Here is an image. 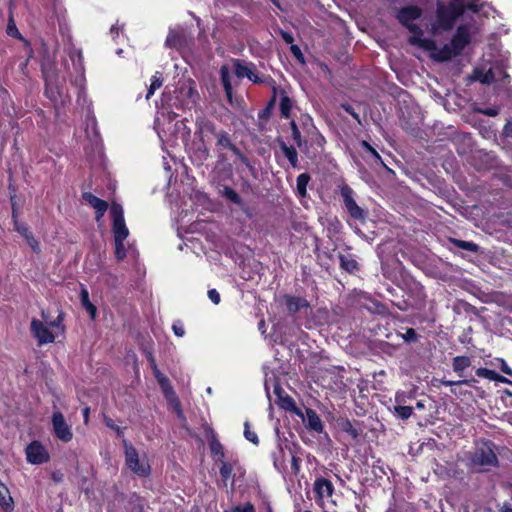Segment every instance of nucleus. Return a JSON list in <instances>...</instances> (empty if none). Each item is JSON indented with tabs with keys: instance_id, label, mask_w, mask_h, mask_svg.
<instances>
[{
	"instance_id": "obj_55",
	"label": "nucleus",
	"mask_w": 512,
	"mask_h": 512,
	"mask_svg": "<svg viewBox=\"0 0 512 512\" xmlns=\"http://www.w3.org/2000/svg\"><path fill=\"white\" fill-rule=\"evenodd\" d=\"M345 431L349 432L353 438L358 437V432L356 431V429L352 427V425L349 422H347L346 424Z\"/></svg>"
},
{
	"instance_id": "obj_22",
	"label": "nucleus",
	"mask_w": 512,
	"mask_h": 512,
	"mask_svg": "<svg viewBox=\"0 0 512 512\" xmlns=\"http://www.w3.org/2000/svg\"><path fill=\"white\" fill-rule=\"evenodd\" d=\"M80 299L83 307L90 314L91 318L94 319L96 316V307L90 302L89 294L86 289H82L80 293Z\"/></svg>"
},
{
	"instance_id": "obj_28",
	"label": "nucleus",
	"mask_w": 512,
	"mask_h": 512,
	"mask_svg": "<svg viewBox=\"0 0 512 512\" xmlns=\"http://www.w3.org/2000/svg\"><path fill=\"white\" fill-rule=\"evenodd\" d=\"M340 265L349 272H353L358 269V263L354 259L343 255H340Z\"/></svg>"
},
{
	"instance_id": "obj_15",
	"label": "nucleus",
	"mask_w": 512,
	"mask_h": 512,
	"mask_svg": "<svg viewBox=\"0 0 512 512\" xmlns=\"http://www.w3.org/2000/svg\"><path fill=\"white\" fill-rule=\"evenodd\" d=\"M284 301L290 313H296L309 306L308 302L300 297L285 296Z\"/></svg>"
},
{
	"instance_id": "obj_36",
	"label": "nucleus",
	"mask_w": 512,
	"mask_h": 512,
	"mask_svg": "<svg viewBox=\"0 0 512 512\" xmlns=\"http://www.w3.org/2000/svg\"><path fill=\"white\" fill-rule=\"evenodd\" d=\"M395 412L400 418L408 419L412 415L413 409L410 406H396Z\"/></svg>"
},
{
	"instance_id": "obj_60",
	"label": "nucleus",
	"mask_w": 512,
	"mask_h": 512,
	"mask_svg": "<svg viewBox=\"0 0 512 512\" xmlns=\"http://www.w3.org/2000/svg\"><path fill=\"white\" fill-rule=\"evenodd\" d=\"M416 407H417L418 409H423V408H424V404H423L422 402H418V403L416 404Z\"/></svg>"
},
{
	"instance_id": "obj_46",
	"label": "nucleus",
	"mask_w": 512,
	"mask_h": 512,
	"mask_svg": "<svg viewBox=\"0 0 512 512\" xmlns=\"http://www.w3.org/2000/svg\"><path fill=\"white\" fill-rule=\"evenodd\" d=\"M105 424H106L109 428H111V429L115 430V431H116V433H117L119 436H120V435H122V432H123V431H122V428H121V427H119V426H117V425H115L112 419H110V418H106V419H105Z\"/></svg>"
},
{
	"instance_id": "obj_58",
	"label": "nucleus",
	"mask_w": 512,
	"mask_h": 512,
	"mask_svg": "<svg viewBox=\"0 0 512 512\" xmlns=\"http://www.w3.org/2000/svg\"><path fill=\"white\" fill-rule=\"evenodd\" d=\"M484 114H486L488 116H496L497 115V110H495V109H488V110L484 111Z\"/></svg>"
},
{
	"instance_id": "obj_56",
	"label": "nucleus",
	"mask_w": 512,
	"mask_h": 512,
	"mask_svg": "<svg viewBox=\"0 0 512 512\" xmlns=\"http://www.w3.org/2000/svg\"><path fill=\"white\" fill-rule=\"evenodd\" d=\"M108 207H104L101 210H96V221L99 222L101 218L104 216L105 212L107 211Z\"/></svg>"
},
{
	"instance_id": "obj_59",
	"label": "nucleus",
	"mask_w": 512,
	"mask_h": 512,
	"mask_svg": "<svg viewBox=\"0 0 512 512\" xmlns=\"http://www.w3.org/2000/svg\"><path fill=\"white\" fill-rule=\"evenodd\" d=\"M83 415H84L85 422H87L88 417H89V408L88 407L84 409Z\"/></svg>"
},
{
	"instance_id": "obj_40",
	"label": "nucleus",
	"mask_w": 512,
	"mask_h": 512,
	"mask_svg": "<svg viewBox=\"0 0 512 512\" xmlns=\"http://www.w3.org/2000/svg\"><path fill=\"white\" fill-rule=\"evenodd\" d=\"M225 512H254V507L251 503H246L242 506H233Z\"/></svg>"
},
{
	"instance_id": "obj_38",
	"label": "nucleus",
	"mask_w": 512,
	"mask_h": 512,
	"mask_svg": "<svg viewBox=\"0 0 512 512\" xmlns=\"http://www.w3.org/2000/svg\"><path fill=\"white\" fill-rule=\"evenodd\" d=\"M245 430H244V436L247 440L252 442L253 444H258V436L254 431L250 430L249 423L245 422L244 424Z\"/></svg>"
},
{
	"instance_id": "obj_11",
	"label": "nucleus",
	"mask_w": 512,
	"mask_h": 512,
	"mask_svg": "<svg viewBox=\"0 0 512 512\" xmlns=\"http://www.w3.org/2000/svg\"><path fill=\"white\" fill-rule=\"evenodd\" d=\"M342 195L344 197L345 207L348 210L350 216L358 220H364L365 212L361 207L357 205L355 200L352 198L351 190L349 188L343 189Z\"/></svg>"
},
{
	"instance_id": "obj_26",
	"label": "nucleus",
	"mask_w": 512,
	"mask_h": 512,
	"mask_svg": "<svg viewBox=\"0 0 512 512\" xmlns=\"http://www.w3.org/2000/svg\"><path fill=\"white\" fill-rule=\"evenodd\" d=\"M162 83H163V80L161 78V74L157 72L152 77V81H151L150 87L148 89L146 99H149L154 94V92L162 86Z\"/></svg>"
},
{
	"instance_id": "obj_61",
	"label": "nucleus",
	"mask_w": 512,
	"mask_h": 512,
	"mask_svg": "<svg viewBox=\"0 0 512 512\" xmlns=\"http://www.w3.org/2000/svg\"><path fill=\"white\" fill-rule=\"evenodd\" d=\"M205 128L211 132H214V129L211 125H206Z\"/></svg>"
},
{
	"instance_id": "obj_3",
	"label": "nucleus",
	"mask_w": 512,
	"mask_h": 512,
	"mask_svg": "<svg viewBox=\"0 0 512 512\" xmlns=\"http://www.w3.org/2000/svg\"><path fill=\"white\" fill-rule=\"evenodd\" d=\"M409 42L412 45L432 51L433 57L438 61H447L458 55L451 44H447L442 48H437L432 40L418 36H411L409 38Z\"/></svg>"
},
{
	"instance_id": "obj_19",
	"label": "nucleus",
	"mask_w": 512,
	"mask_h": 512,
	"mask_svg": "<svg viewBox=\"0 0 512 512\" xmlns=\"http://www.w3.org/2000/svg\"><path fill=\"white\" fill-rule=\"evenodd\" d=\"M306 416L307 426L316 432H321L323 425L317 413L312 409H308L306 411Z\"/></svg>"
},
{
	"instance_id": "obj_20",
	"label": "nucleus",
	"mask_w": 512,
	"mask_h": 512,
	"mask_svg": "<svg viewBox=\"0 0 512 512\" xmlns=\"http://www.w3.org/2000/svg\"><path fill=\"white\" fill-rule=\"evenodd\" d=\"M82 197L89 205L95 209V211L101 210L104 207H108V203L106 201L96 197L89 192L83 193Z\"/></svg>"
},
{
	"instance_id": "obj_47",
	"label": "nucleus",
	"mask_w": 512,
	"mask_h": 512,
	"mask_svg": "<svg viewBox=\"0 0 512 512\" xmlns=\"http://www.w3.org/2000/svg\"><path fill=\"white\" fill-rule=\"evenodd\" d=\"M208 297L214 304H219L220 295L215 289H211L208 291Z\"/></svg>"
},
{
	"instance_id": "obj_48",
	"label": "nucleus",
	"mask_w": 512,
	"mask_h": 512,
	"mask_svg": "<svg viewBox=\"0 0 512 512\" xmlns=\"http://www.w3.org/2000/svg\"><path fill=\"white\" fill-rule=\"evenodd\" d=\"M437 382L442 383L446 386H454V385H461V384H468V380H459V381H449V380H436Z\"/></svg>"
},
{
	"instance_id": "obj_53",
	"label": "nucleus",
	"mask_w": 512,
	"mask_h": 512,
	"mask_svg": "<svg viewBox=\"0 0 512 512\" xmlns=\"http://www.w3.org/2000/svg\"><path fill=\"white\" fill-rule=\"evenodd\" d=\"M501 362V366H500V369L503 373H505L506 375H509V376H512V370L510 369V367L507 365V363L505 362V360L501 359L500 360Z\"/></svg>"
},
{
	"instance_id": "obj_7",
	"label": "nucleus",
	"mask_w": 512,
	"mask_h": 512,
	"mask_svg": "<svg viewBox=\"0 0 512 512\" xmlns=\"http://www.w3.org/2000/svg\"><path fill=\"white\" fill-rule=\"evenodd\" d=\"M472 461L475 465L487 467L496 465L497 458L492 448L483 444L475 450Z\"/></svg>"
},
{
	"instance_id": "obj_44",
	"label": "nucleus",
	"mask_w": 512,
	"mask_h": 512,
	"mask_svg": "<svg viewBox=\"0 0 512 512\" xmlns=\"http://www.w3.org/2000/svg\"><path fill=\"white\" fill-rule=\"evenodd\" d=\"M347 113H349L358 123H361L360 116L354 109L348 104H342L341 106Z\"/></svg>"
},
{
	"instance_id": "obj_14",
	"label": "nucleus",
	"mask_w": 512,
	"mask_h": 512,
	"mask_svg": "<svg viewBox=\"0 0 512 512\" xmlns=\"http://www.w3.org/2000/svg\"><path fill=\"white\" fill-rule=\"evenodd\" d=\"M0 507L7 512H11L14 507V501L10 495V491L1 480H0Z\"/></svg>"
},
{
	"instance_id": "obj_5",
	"label": "nucleus",
	"mask_w": 512,
	"mask_h": 512,
	"mask_svg": "<svg viewBox=\"0 0 512 512\" xmlns=\"http://www.w3.org/2000/svg\"><path fill=\"white\" fill-rule=\"evenodd\" d=\"M421 15L422 11L419 7L407 6L398 12L397 18L401 24L409 29V31L413 34L412 36L422 37V30L417 24L413 22L414 20L420 18Z\"/></svg>"
},
{
	"instance_id": "obj_6",
	"label": "nucleus",
	"mask_w": 512,
	"mask_h": 512,
	"mask_svg": "<svg viewBox=\"0 0 512 512\" xmlns=\"http://www.w3.org/2000/svg\"><path fill=\"white\" fill-rule=\"evenodd\" d=\"M110 213L113 219L112 232L114 240H124L129 236V230L124 219V211L120 204L113 202L110 207Z\"/></svg>"
},
{
	"instance_id": "obj_18",
	"label": "nucleus",
	"mask_w": 512,
	"mask_h": 512,
	"mask_svg": "<svg viewBox=\"0 0 512 512\" xmlns=\"http://www.w3.org/2000/svg\"><path fill=\"white\" fill-rule=\"evenodd\" d=\"M160 386L165 394V397L174 405L178 415L180 416L182 414L181 409H180V404H179L177 397L175 395V392L170 384V381L167 380L165 382V384L162 383V384H160Z\"/></svg>"
},
{
	"instance_id": "obj_50",
	"label": "nucleus",
	"mask_w": 512,
	"mask_h": 512,
	"mask_svg": "<svg viewBox=\"0 0 512 512\" xmlns=\"http://www.w3.org/2000/svg\"><path fill=\"white\" fill-rule=\"evenodd\" d=\"M290 50L292 54L298 59L303 60V54L301 52V49L297 45H291Z\"/></svg>"
},
{
	"instance_id": "obj_42",
	"label": "nucleus",
	"mask_w": 512,
	"mask_h": 512,
	"mask_svg": "<svg viewBox=\"0 0 512 512\" xmlns=\"http://www.w3.org/2000/svg\"><path fill=\"white\" fill-rule=\"evenodd\" d=\"M476 374L479 377L487 378L490 380H495L497 373L493 370L485 369V368H479L476 372Z\"/></svg>"
},
{
	"instance_id": "obj_31",
	"label": "nucleus",
	"mask_w": 512,
	"mask_h": 512,
	"mask_svg": "<svg viewBox=\"0 0 512 512\" xmlns=\"http://www.w3.org/2000/svg\"><path fill=\"white\" fill-rule=\"evenodd\" d=\"M361 145L370 153V155L375 163H379L382 166H385L384 162L381 159V156L368 142L362 141Z\"/></svg>"
},
{
	"instance_id": "obj_35",
	"label": "nucleus",
	"mask_w": 512,
	"mask_h": 512,
	"mask_svg": "<svg viewBox=\"0 0 512 512\" xmlns=\"http://www.w3.org/2000/svg\"><path fill=\"white\" fill-rule=\"evenodd\" d=\"M114 241H115V256L118 260H122L126 256L124 240H114Z\"/></svg>"
},
{
	"instance_id": "obj_1",
	"label": "nucleus",
	"mask_w": 512,
	"mask_h": 512,
	"mask_svg": "<svg viewBox=\"0 0 512 512\" xmlns=\"http://www.w3.org/2000/svg\"><path fill=\"white\" fill-rule=\"evenodd\" d=\"M477 0H456L454 3L445 5L438 3L435 20L433 21V33H440L452 29L456 19L463 14L465 9L477 12Z\"/></svg>"
},
{
	"instance_id": "obj_41",
	"label": "nucleus",
	"mask_w": 512,
	"mask_h": 512,
	"mask_svg": "<svg viewBox=\"0 0 512 512\" xmlns=\"http://www.w3.org/2000/svg\"><path fill=\"white\" fill-rule=\"evenodd\" d=\"M291 130H292V138L296 142V144L301 147L302 146V138L301 133L294 121L291 122Z\"/></svg>"
},
{
	"instance_id": "obj_43",
	"label": "nucleus",
	"mask_w": 512,
	"mask_h": 512,
	"mask_svg": "<svg viewBox=\"0 0 512 512\" xmlns=\"http://www.w3.org/2000/svg\"><path fill=\"white\" fill-rule=\"evenodd\" d=\"M25 239L27 240V243L29 244V246L32 248L33 251L39 252V244L34 239V237L32 236L31 233L30 234H25Z\"/></svg>"
},
{
	"instance_id": "obj_63",
	"label": "nucleus",
	"mask_w": 512,
	"mask_h": 512,
	"mask_svg": "<svg viewBox=\"0 0 512 512\" xmlns=\"http://www.w3.org/2000/svg\"><path fill=\"white\" fill-rule=\"evenodd\" d=\"M305 512H311V511H305Z\"/></svg>"
},
{
	"instance_id": "obj_33",
	"label": "nucleus",
	"mask_w": 512,
	"mask_h": 512,
	"mask_svg": "<svg viewBox=\"0 0 512 512\" xmlns=\"http://www.w3.org/2000/svg\"><path fill=\"white\" fill-rule=\"evenodd\" d=\"M291 107H292V104H291V100L289 99V97L283 96L281 99V102H280V110H281V114L285 118L289 117Z\"/></svg>"
},
{
	"instance_id": "obj_24",
	"label": "nucleus",
	"mask_w": 512,
	"mask_h": 512,
	"mask_svg": "<svg viewBox=\"0 0 512 512\" xmlns=\"http://www.w3.org/2000/svg\"><path fill=\"white\" fill-rule=\"evenodd\" d=\"M470 366V359L466 356H457L453 359V369L456 372L463 371Z\"/></svg>"
},
{
	"instance_id": "obj_17",
	"label": "nucleus",
	"mask_w": 512,
	"mask_h": 512,
	"mask_svg": "<svg viewBox=\"0 0 512 512\" xmlns=\"http://www.w3.org/2000/svg\"><path fill=\"white\" fill-rule=\"evenodd\" d=\"M220 463H221L220 475H221L224 486L227 487L228 482L230 481V485H231V487H233L234 486V479H233V473H232L233 466L230 463L225 462L223 460H221Z\"/></svg>"
},
{
	"instance_id": "obj_21",
	"label": "nucleus",
	"mask_w": 512,
	"mask_h": 512,
	"mask_svg": "<svg viewBox=\"0 0 512 512\" xmlns=\"http://www.w3.org/2000/svg\"><path fill=\"white\" fill-rule=\"evenodd\" d=\"M221 74V80L224 86L225 93L227 95V98L231 100L232 96V86L230 82V75H229V69L226 65L222 66L220 69Z\"/></svg>"
},
{
	"instance_id": "obj_45",
	"label": "nucleus",
	"mask_w": 512,
	"mask_h": 512,
	"mask_svg": "<svg viewBox=\"0 0 512 512\" xmlns=\"http://www.w3.org/2000/svg\"><path fill=\"white\" fill-rule=\"evenodd\" d=\"M172 329L175 335L178 337H182L185 334L183 325L179 321L173 324Z\"/></svg>"
},
{
	"instance_id": "obj_27",
	"label": "nucleus",
	"mask_w": 512,
	"mask_h": 512,
	"mask_svg": "<svg viewBox=\"0 0 512 512\" xmlns=\"http://www.w3.org/2000/svg\"><path fill=\"white\" fill-rule=\"evenodd\" d=\"M475 79L480 81L483 84H490L495 81V76L490 69L489 71L483 73L481 71H475Z\"/></svg>"
},
{
	"instance_id": "obj_4",
	"label": "nucleus",
	"mask_w": 512,
	"mask_h": 512,
	"mask_svg": "<svg viewBox=\"0 0 512 512\" xmlns=\"http://www.w3.org/2000/svg\"><path fill=\"white\" fill-rule=\"evenodd\" d=\"M30 331L33 337L37 340L38 345L53 343L56 335L61 331L51 328L49 325L44 324L41 320L33 318L30 323Z\"/></svg>"
},
{
	"instance_id": "obj_37",
	"label": "nucleus",
	"mask_w": 512,
	"mask_h": 512,
	"mask_svg": "<svg viewBox=\"0 0 512 512\" xmlns=\"http://www.w3.org/2000/svg\"><path fill=\"white\" fill-rule=\"evenodd\" d=\"M6 32L11 37L19 38V39L21 38V34L18 31V29L16 27V24H15V22H14L12 17H10V19L8 21Z\"/></svg>"
},
{
	"instance_id": "obj_54",
	"label": "nucleus",
	"mask_w": 512,
	"mask_h": 512,
	"mask_svg": "<svg viewBox=\"0 0 512 512\" xmlns=\"http://www.w3.org/2000/svg\"><path fill=\"white\" fill-rule=\"evenodd\" d=\"M230 150L237 156L239 159L247 164V158L233 145V148H230Z\"/></svg>"
},
{
	"instance_id": "obj_16",
	"label": "nucleus",
	"mask_w": 512,
	"mask_h": 512,
	"mask_svg": "<svg viewBox=\"0 0 512 512\" xmlns=\"http://www.w3.org/2000/svg\"><path fill=\"white\" fill-rule=\"evenodd\" d=\"M42 322L44 324L49 325L51 328H55L59 331H64V327L62 325L63 322V314L62 312H59L56 319H52L50 313L48 311L42 310L41 312Z\"/></svg>"
},
{
	"instance_id": "obj_39",
	"label": "nucleus",
	"mask_w": 512,
	"mask_h": 512,
	"mask_svg": "<svg viewBox=\"0 0 512 512\" xmlns=\"http://www.w3.org/2000/svg\"><path fill=\"white\" fill-rule=\"evenodd\" d=\"M151 366L154 373L155 378L157 379L159 384H162L169 380L165 375H163L159 369L157 368L154 359H151Z\"/></svg>"
},
{
	"instance_id": "obj_51",
	"label": "nucleus",
	"mask_w": 512,
	"mask_h": 512,
	"mask_svg": "<svg viewBox=\"0 0 512 512\" xmlns=\"http://www.w3.org/2000/svg\"><path fill=\"white\" fill-rule=\"evenodd\" d=\"M14 224H15L16 231H18L24 237H25V234H30L25 225L18 223L16 220H14Z\"/></svg>"
},
{
	"instance_id": "obj_52",
	"label": "nucleus",
	"mask_w": 512,
	"mask_h": 512,
	"mask_svg": "<svg viewBox=\"0 0 512 512\" xmlns=\"http://www.w3.org/2000/svg\"><path fill=\"white\" fill-rule=\"evenodd\" d=\"M416 332L414 331V329L410 328L406 331L405 335H404V339L406 341H413V340H416Z\"/></svg>"
},
{
	"instance_id": "obj_30",
	"label": "nucleus",
	"mask_w": 512,
	"mask_h": 512,
	"mask_svg": "<svg viewBox=\"0 0 512 512\" xmlns=\"http://www.w3.org/2000/svg\"><path fill=\"white\" fill-rule=\"evenodd\" d=\"M453 243L461 249L471 251V252H477L479 247L477 244L469 241H463V240H453Z\"/></svg>"
},
{
	"instance_id": "obj_34",
	"label": "nucleus",
	"mask_w": 512,
	"mask_h": 512,
	"mask_svg": "<svg viewBox=\"0 0 512 512\" xmlns=\"http://www.w3.org/2000/svg\"><path fill=\"white\" fill-rule=\"evenodd\" d=\"M223 195L229 199L231 202L235 203V204H241V198L240 196L237 194V192L235 190H233L232 188L230 187H225L224 190H223Z\"/></svg>"
},
{
	"instance_id": "obj_12",
	"label": "nucleus",
	"mask_w": 512,
	"mask_h": 512,
	"mask_svg": "<svg viewBox=\"0 0 512 512\" xmlns=\"http://www.w3.org/2000/svg\"><path fill=\"white\" fill-rule=\"evenodd\" d=\"M314 491L317 495V499L319 501H323L331 498L334 487L329 480L325 478H318L314 483Z\"/></svg>"
},
{
	"instance_id": "obj_9",
	"label": "nucleus",
	"mask_w": 512,
	"mask_h": 512,
	"mask_svg": "<svg viewBox=\"0 0 512 512\" xmlns=\"http://www.w3.org/2000/svg\"><path fill=\"white\" fill-rule=\"evenodd\" d=\"M26 456L28 462L32 464H42L49 458L45 448L37 441L32 442L26 448Z\"/></svg>"
},
{
	"instance_id": "obj_49",
	"label": "nucleus",
	"mask_w": 512,
	"mask_h": 512,
	"mask_svg": "<svg viewBox=\"0 0 512 512\" xmlns=\"http://www.w3.org/2000/svg\"><path fill=\"white\" fill-rule=\"evenodd\" d=\"M280 35L282 37V39L287 43V44H292L293 41H294V37L292 36L291 33L289 32H286L284 30H280Z\"/></svg>"
},
{
	"instance_id": "obj_25",
	"label": "nucleus",
	"mask_w": 512,
	"mask_h": 512,
	"mask_svg": "<svg viewBox=\"0 0 512 512\" xmlns=\"http://www.w3.org/2000/svg\"><path fill=\"white\" fill-rule=\"evenodd\" d=\"M309 180L310 176L306 173H302L297 177V190L302 197L306 196V187Z\"/></svg>"
},
{
	"instance_id": "obj_2",
	"label": "nucleus",
	"mask_w": 512,
	"mask_h": 512,
	"mask_svg": "<svg viewBox=\"0 0 512 512\" xmlns=\"http://www.w3.org/2000/svg\"><path fill=\"white\" fill-rule=\"evenodd\" d=\"M125 448V462L126 466L139 477H146L150 474V465L145 456L140 457L136 449L128 444L126 440L123 441Z\"/></svg>"
},
{
	"instance_id": "obj_57",
	"label": "nucleus",
	"mask_w": 512,
	"mask_h": 512,
	"mask_svg": "<svg viewBox=\"0 0 512 512\" xmlns=\"http://www.w3.org/2000/svg\"><path fill=\"white\" fill-rule=\"evenodd\" d=\"M497 378H495V381H498V382H502V383H510V381L508 379H506L505 377L497 374L496 375Z\"/></svg>"
},
{
	"instance_id": "obj_62",
	"label": "nucleus",
	"mask_w": 512,
	"mask_h": 512,
	"mask_svg": "<svg viewBox=\"0 0 512 512\" xmlns=\"http://www.w3.org/2000/svg\"><path fill=\"white\" fill-rule=\"evenodd\" d=\"M505 512H512V509H506Z\"/></svg>"
},
{
	"instance_id": "obj_10",
	"label": "nucleus",
	"mask_w": 512,
	"mask_h": 512,
	"mask_svg": "<svg viewBox=\"0 0 512 512\" xmlns=\"http://www.w3.org/2000/svg\"><path fill=\"white\" fill-rule=\"evenodd\" d=\"M470 39V27L459 26L457 29V33L453 37L450 44L453 46V49L457 52V54H460L462 50L465 48V46L470 42Z\"/></svg>"
},
{
	"instance_id": "obj_13",
	"label": "nucleus",
	"mask_w": 512,
	"mask_h": 512,
	"mask_svg": "<svg viewBox=\"0 0 512 512\" xmlns=\"http://www.w3.org/2000/svg\"><path fill=\"white\" fill-rule=\"evenodd\" d=\"M234 66V72L238 78L247 77L249 80L253 81L254 83H260V78L254 74L252 69L243 64L240 60H234L233 61Z\"/></svg>"
},
{
	"instance_id": "obj_29",
	"label": "nucleus",
	"mask_w": 512,
	"mask_h": 512,
	"mask_svg": "<svg viewBox=\"0 0 512 512\" xmlns=\"http://www.w3.org/2000/svg\"><path fill=\"white\" fill-rule=\"evenodd\" d=\"M216 137H217V145L222 147V148H226V149H230V148H233V144L231 143L229 137H228V134L224 131H221V132H218V133H215Z\"/></svg>"
},
{
	"instance_id": "obj_32",
	"label": "nucleus",
	"mask_w": 512,
	"mask_h": 512,
	"mask_svg": "<svg viewBox=\"0 0 512 512\" xmlns=\"http://www.w3.org/2000/svg\"><path fill=\"white\" fill-rule=\"evenodd\" d=\"M210 449L213 455L219 456V461L224 457L223 446L217 439H212L210 442Z\"/></svg>"
},
{
	"instance_id": "obj_8",
	"label": "nucleus",
	"mask_w": 512,
	"mask_h": 512,
	"mask_svg": "<svg viewBox=\"0 0 512 512\" xmlns=\"http://www.w3.org/2000/svg\"><path fill=\"white\" fill-rule=\"evenodd\" d=\"M52 424L55 435L64 442H69L72 437V431L66 423L63 414L60 411H55L52 416Z\"/></svg>"
},
{
	"instance_id": "obj_23",
	"label": "nucleus",
	"mask_w": 512,
	"mask_h": 512,
	"mask_svg": "<svg viewBox=\"0 0 512 512\" xmlns=\"http://www.w3.org/2000/svg\"><path fill=\"white\" fill-rule=\"evenodd\" d=\"M281 149L293 167H297L298 158L297 151L294 147H289L285 143H281Z\"/></svg>"
}]
</instances>
